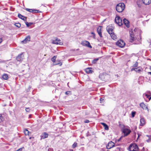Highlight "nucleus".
<instances>
[{
	"mask_svg": "<svg viewBox=\"0 0 151 151\" xmlns=\"http://www.w3.org/2000/svg\"><path fill=\"white\" fill-rule=\"evenodd\" d=\"M125 5L123 3H120L116 6V11L119 12H122L125 8Z\"/></svg>",
	"mask_w": 151,
	"mask_h": 151,
	"instance_id": "nucleus-1",
	"label": "nucleus"
},
{
	"mask_svg": "<svg viewBox=\"0 0 151 151\" xmlns=\"http://www.w3.org/2000/svg\"><path fill=\"white\" fill-rule=\"evenodd\" d=\"M129 150L130 151H139L138 147L135 144H131L129 146Z\"/></svg>",
	"mask_w": 151,
	"mask_h": 151,
	"instance_id": "nucleus-2",
	"label": "nucleus"
},
{
	"mask_svg": "<svg viewBox=\"0 0 151 151\" xmlns=\"http://www.w3.org/2000/svg\"><path fill=\"white\" fill-rule=\"evenodd\" d=\"M115 22L119 26H120L122 24V20L119 16H117L115 17Z\"/></svg>",
	"mask_w": 151,
	"mask_h": 151,
	"instance_id": "nucleus-3",
	"label": "nucleus"
},
{
	"mask_svg": "<svg viewBox=\"0 0 151 151\" xmlns=\"http://www.w3.org/2000/svg\"><path fill=\"white\" fill-rule=\"evenodd\" d=\"M116 45L119 47L122 48L125 46V43L123 40H120L117 42Z\"/></svg>",
	"mask_w": 151,
	"mask_h": 151,
	"instance_id": "nucleus-4",
	"label": "nucleus"
},
{
	"mask_svg": "<svg viewBox=\"0 0 151 151\" xmlns=\"http://www.w3.org/2000/svg\"><path fill=\"white\" fill-rule=\"evenodd\" d=\"M81 44L82 45L86 46L90 48H92V46L90 45V43L88 41H83L82 42Z\"/></svg>",
	"mask_w": 151,
	"mask_h": 151,
	"instance_id": "nucleus-5",
	"label": "nucleus"
},
{
	"mask_svg": "<svg viewBox=\"0 0 151 151\" xmlns=\"http://www.w3.org/2000/svg\"><path fill=\"white\" fill-rule=\"evenodd\" d=\"M106 30L109 34H112L113 33V27L112 25L108 26L106 27Z\"/></svg>",
	"mask_w": 151,
	"mask_h": 151,
	"instance_id": "nucleus-6",
	"label": "nucleus"
},
{
	"mask_svg": "<svg viewBox=\"0 0 151 151\" xmlns=\"http://www.w3.org/2000/svg\"><path fill=\"white\" fill-rule=\"evenodd\" d=\"M123 132L124 133V136H126L131 132V131L128 129L124 128L123 129Z\"/></svg>",
	"mask_w": 151,
	"mask_h": 151,
	"instance_id": "nucleus-7",
	"label": "nucleus"
},
{
	"mask_svg": "<svg viewBox=\"0 0 151 151\" xmlns=\"http://www.w3.org/2000/svg\"><path fill=\"white\" fill-rule=\"evenodd\" d=\"M24 55L23 53H21V54L19 55L17 57H16V60H17L19 61H20L22 60L23 59H24Z\"/></svg>",
	"mask_w": 151,
	"mask_h": 151,
	"instance_id": "nucleus-8",
	"label": "nucleus"
},
{
	"mask_svg": "<svg viewBox=\"0 0 151 151\" xmlns=\"http://www.w3.org/2000/svg\"><path fill=\"white\" fill-rule=\"evenodd\" d=\"M114 146V144L112 141L109 142L106 146V148L107 149H110Z\"/></svg>",
	"mask_w": 151,
	"mask_h": 151,
	"instance_id": "nucleus-9",
	"label": "nucleus"
},
{
	"mask_svg": "<svg viewBox=\"0 0 151 151\" xmlns=\"http://www.w3.org/2000/svg\"><path fill=\"white\" fill-rule=\"evenodd\" d=\"M52 43L54 44L60 45H61L62 44L61 42V40L60 39H58V38L53 40Z\"/></svg>",
	"mask_w": 151,
	"mask_h": 151,
	"instance_id": "nucleus-10",
	"label": "nucleus"
},
{
	"mask_svg": "<svg viewBox=\"0 0 151 151\" xmlns=\"http://www.w3.org/2000/svg\"><path fill=\"white\" fill-rule=\"evenodd\" d=\"M130 37L131 42H132L135 40V37H134L135 35L133 34V32H130Z\"/></svg>",
	"mask_w": 151,
	"mask_h": 151,
	"instance_id": "nucleus-11",
	"label": "nucleus"
},
{
	"mask_svg": "<svg viewBox=\"0 0 151 151\" xmlns=\"http://www.w3.org/2000/svg\"><path fill=\"white\" fill-rule=\"evenodd\" d=\"M140 124L141 126H143L146 123V120L144 117H142L140 119Z\"/></svg>",
	"mask_w": 151,
	"mask_h": 151,
	"instance_id": "nucleus-12",
	"label": "nucleus"
},
{
	"mask_svg": "<svg viewBox=\"0 0 151 151\" xmlns=\"http://www.w3.org/2000/svg\"><path fill=\"white\" fill-rule=\"evenodd\" d=\"M26 10L28 12L32 13H38L40 12V11L39 10L35 9L33 10L31 9H29L28 8H26Z\"/></svg>",
	"mask_w": 151,
	"mask_h": 151,
	"instance_id": "nucleus-13",
	"label": "nucleus"
},
{
	"mask_svg": "<svg viewBox=\"0 0 151 151\" xmlns=\"http://www.w3.org/2000/svg\"><path fill=\"white\" fill-rule=\"evenodd\" d=\"M48 136V134L46 132H44L40 136L41 139H44L45 138H47Z\"/></svg>",
	"mask_w": 151,
	"mask_h": 151,
	"instance_id": "nucleus-14",
	"label": "nucleus"
},
{
	"mask_svg": "<svg viewBox=\"0 0 151 151\" xmlns=\"http://www.w3.org/2000/svg\"><path fill=\"white\" fill-rule=\"evenodd\" d=\"M102 27V26H99L98 27L97 29V32L101 37H102L101 32Z\"/></svg>",
	"mask_w": 151,
	"mask_h": 151,
	"instance_id": "nucleus-15",
	"label": "nucleus"
},
{
	"mask_svg": "<svg viewBox=\"0 0 151 151\" xmlns=\"http://www.w3.org/2000/svg\"><path fill=\"white\" fill-rule=\"evenodd\" d=\"M123 23L127 28L129 27V22L125 18L124 19H123Z\"/></svg>",
	"mask_w": 151,
	"mask_h": 151,
	"instance_id": "nucleus-16",
	"label": "nucleus"
},
{
	"mask_svg": "<svg viewBox=\"0 0 151 151\" xmlns=\"http://www.w3.org/2000/svg\"><path fill=\"white\" fill-rule=\"evenodd\" d=\"M30 40V37L29 36H28L25 38L22 41V42L24 43H26L27 42L29 41Z\"/></svg>",
	"mask_w": 151,
	"mask_h": 151,
	"instance_id": "nucleus-17",
	"label": "nucleus"
},
{
	"mask_svg": "<svg viewBox=\"0 0 151 151\" xmlns=\"http://www.w3.org/2000/svg\"><path fill=\"white\" fill-rule=\"evenodd\" d=\"M140 106L144 109H147L148 108L147 106L145 105L143 103H141L140 104Z\"/></svg>",
	"mask_w": 151,
	"mask_h": 151,
	"instance_id": "nucleus-18",
	"label": "nucleus"
},
{
	"mask_svg": "<svg viewBox=\"0 0 151 151\" xmlns=\"http://www.w3.org/2000/svg\"><path fill=\"white\" fill-rule=\"evenodd\" d=\"M143 4L146 5H147L151 3V0H142Z\"/></svg>",
	"mask_w": 151,
	"mask_h": 151,
	"instance_id": "nucleus-19",
	"label": "nucleus"
},
{
	"mask_svg": "<svg viewBox=\"0 0 151 151\" xmlns=\"http://www.w3.org/2000/svg\"><path fill=\"white\" fill-rule=\"evenodd\" d=\"M92 69L91 68H88L85 69V71L88 73H92L93 72Z\"/></svg>",
	"mask_w": 151,
	"mask_h": 151,
	"instance_id": "nucleus-20",
	"label": "nucleus"
},
{
	"mask_svg": "<svg viewBox=\"0 0 151 151\" xmlns=\"http://www.w3.org/2000/svg\"><path fill=\"white\" fill-rule=\"evenodd\" d=\"M18 17L19 18L22 19L24 21H26V17H25L23 16L20 14H18Z\"/></svg>",
	"mask_w": 151,
	"mask_h": 151,
	"instance_id": "nucleus-21",
	"label": "nucleus"
},
{
	"mask_svg": "<svg viewBox=\"0 0 151 151\" xmlns=\"http://www.w3.org/2000/svg\"><path fill=\"white\" fill-rule=\"evenodd\" d=\"M146 137H147L148 139L146 140L147 142H149L151 141V135H147Z\"/></svg>",
	"mask_w": 151,
	"mask_h": 151,
	"instance_id": "nucleus-22",
	"label": "nucleus"
},
{
	"mask_svg": "<svg viewBox=\"0 0 151 151\" xmlns=\"http://www.w3.org/2000/svg\"><path fill=\"white\" fill-rule=\"evenodd\" d=\"M110 35L111 38L115 40L117 38V37L114 35V32H113V33H112V34H110Z\"/></svg>",
	"mask_w": 151,
	"mask_h": 151,
	"instance_id": "nucleus-23",
	"label": "nucleus"
},
{
	"mask_svg": "<svg viewBox=\"0 0 151 151\" xmlns=\"http://www.w3.org/2000/svg\"><path fill=\"white\" fill-rule=\"evenodd\" d=\"M2 78L4 80H7L8 79V75L6 74H4L2 76Z\"/></svg>",
	"mask_w": 151,
	"mask_h": 151,
	"instance_id": "nucleus-24",
	"label": "nucleus"
},
{
	"mask_svg": "<svg viewBox=\"0 0 151 151\" xmlns=\"http://www.w3.org/2000/svg\"><path fill=\"white\" fill-rule=\"evenodd\" d=\"M60 64V66H61L62 65V63H60V60H57L54 64V65H58Z\"/></svg>",
	"mask_w": 151,
	"mask_h": 151,
	"instance_id": "nucleus-25",
	"label": "nucleus"
},
{
	"mask_svg": "<svg viewBox=\"0 0 151 151\" xmlns=\"http://www.w3.org/2000/svg\"><path fill=\"white\" fill-rule=\"evenodd\" d=\"M56 58V56H54L51 59V61L54 63V64L56 61L55 60Z\"/></svg>",
	"mask_w": 151,
	"mask_h": 151,
	"instance_id": "nucleus-26",
	"label": "nucleus"
},
{
	"mask_svg": "<svg viewBox=\"0 0 151 151\" xmlns=\"http://www.w3.org/2000/svg\"><path fill=\"white\" fill-rule=\"evenodd\" d=\"M143 96H146L147 98H148L149 100H150L151 99V97L150 96V95L147 94H144Z\"/></svg>",
	"mask_w": 151,
	"mask_h": 151,
	"instance_id": "nucleus-27",
	"label": "nucleus"
},
{
	"mask_svg": "<svg viewBox=\"0 0 151 151\" xmlns=\"http://www.w3.org/2000/svg\"><path fill=\"white\" fill-rule=\"evenodd\" d=\"M25 24L28 27H29L33 23L31 22L28 23L27 22H25Z\"/></svg>",
	"mask_w": 151,
	"mask_h": 151,
	"instance_id": "nucleus-28",
	"label": "nucleus"
},
{
	"mask_svg": "<svg viewBox=\"0 0 151 151\" xmlns=\"http://www.w3.org/2000/svg\"><path fill=\"white\" fill-rule=\"evenodd\" d=\"M29 132L27 129H25L24 131V133L25 135H29Z\"/></svg>",
	"mask_w": 151,
	"mask_h": 151,
	"instance_id": "nucleus-29",
	"label": "nucleus"
},
{
	"mask_svg": "<svg viewBox=\"0 0 151 151\" xmlns=\"http://www.w3.org/2000/svg\"><path fill=\"white\" fill-rule=\"evenodd\" d=\"M14 24L16 27L18 28H19L21 26V24L19 23H15Z\"/></svg>",
	"mask_w": 151,
	"mask_h": 151,
	"instance_id": "nucleus-30",
	"label": "nucleus"
},
{
	"mask_svg": "<svg viewBox=\"0 0 151 151\" xmlns=\"http://www.w3.org/2000/svg\"><path fill=\"white\" fill-rule=\"evenodd\" d=\"M4 119L3 117L1 114H0V122H2Z\"/></svg>",
	"mask_w": 151,
	"mask_h": 151,
	"instance_id": "nucleus-31",
	"label": "nucleus"
},
{
	"mask_svg": "<svg viewBox=\"0 0 151 151\" xmlns=\"http://www.w3.org/2000/svg\"><path fill=\"white\" fill-rule=\"evenodd\" d=\"M136 114V112L135 111H132V117H134Z\"/></svg>",
	"mask_w": 151,
	"mask_h": 151,
	"instance_id": "nucleus-32",
	"label": "nucleus"
},
{
	"mask_svg": "<svg viewBox=\"0 0 151 151\" xmlns=\"http://www.w3.org/2000/svg\"><path fill=\"white\" fill-rule=\"evenodd\" d=\"M65 93L66 95H70L71 94V92L70 91H67L65 92Z\"/></svg>",
	"mask_w": 151,
	"mask_h": 151,
	"instance_id": "nucleus-33",
	"label": "nucleus"
},
{
	"mask_svg": "<svg viewBox=\"0 0 151 151\" xmlns=\"http://www.w3.org/2000/svg\"><path fill=\"white\" fill-rule=\"evenodd\" d=\"M99 58L95 59H94L92 63H95L98 60Z\"/></svg>",
	"mask_w": 151,
	"mask_h": 151,
	"instance_id": "nucleus-34",
	"label": "nucleus"
},
{
	"mask_svg": "<svg viewBox=\"0 0 151 151\" xmlns=\"http://www.w3.org/2000/svg\"><path fill=\"white\" fill-rule=\"evenodd\" d=\"M138 65V63L137 62H136L133 65V67L136 68L137 67Z\"/></svg>",
	"mask_w": 151,
	"mask_h": 151,
	"instance_id": "nucleus-35",
	"label": "nucleus"
},
{
	"mask_svg": "<svg viewBox=\"0 0 151 151\" xmlns=\"http://www.w3.org/2000/svg\"><path fill=\"white\" fill-rule=\"evenodd\" d=\"M77 143L75 142L72 145V147L73 148H75L76 146Z\"/></svg>",
	"mask_w": 151,
	"mask_h": 151,
	"instance_id": "nucleus-36",
	"label": "nucleus"
},
{
	"mask_svg": "<svg viewBox=\"0 0 151 151\" xmlns=\"http://www.w3.org/2000/svg\"><path fill=\"white\" fill-rule=\"evenodd\" d=\"M25 110L27 112H29L30 111V109L29 108H27L25 109Z\"/></svg>",
	"mask_w": 151,
	"mask_h": 151,
	"instance_id": "nucleus-37",
	"label": "nucleus"
},
{
	"mask_svg": "<svg viewBox=\"0 0 151 151\" xmlns=\"http://www.w3.org/2000/svg\"><path fill=\"white\" fill-rule=\"evenodd\" d=\"M91 34L93 35V38L94 39L95 38V34L94 33V32H91Z\"/></svg>",
	"mask_w": 151,
	"mask_h": 151,
	"instance_id": "nucleus-38",
	"label": "nucleus"
},
{
	"mask_svg": "<svg viewBox=\"0 0 151 151\" xmlns=\"http://www.w3.org/2000/svg\"><path fill=\"white\" fill-rule=\"evenodd\" d=\"M104 129L106 130H108L109 129V127L107 125L104 127Z\"/></svg>",
	"mask_w": 151,
	"mask_h": 151,
	"instance_id": "nucleus-39",
	"label": "nucleus"
},
{
	"mask_svg": "<svg viewBox=\"0 0 151 151\" xmlns=\"http://www.w3.org/2000/svg\"><path fill=\"white\" fill-rule=\"evenodd\" d=\"M135 71L136 72H140L141 71V70L140 69H137V70H135Z\"/></svg>",
	"mask_w": 151,
	"mask_h": 151,
	"instance_id": "nucleus-40",
	"label": "nucleus"
},
{
	"mask_svg": "<svg viewBox=\"0 0 151 151\" xmlns=\"http://www.w3.org/2000/svg\"><path fill=\"white\" fill-rule=\"evenodd\" d=\"M89 122V120H86L85 121H84V122L85 123H88Z\"/></svg>",
	"mask_w": 151,
	"mask_h": 151,
	"instance_id": "nucleus-41",
	"label": "nucleus"
},
{
	"mask_svg": "<svg viewBox=\"0 0 151 151\" xmlns=\"http://www.w3.org/2000/svg\"><path fill=\"white\" fill-rule=\"evenodd\" d=\"M101 124L103 125V126L104 127H105L107 125L106 124L104 123H101Z\"/></svg>",
	"mask_w": 151,
	"mask_h": 151,
	"instance_id": "nucleus-42",
	"label": "nucleus"
},
{
	"mask_svg": "<svg viewBox=\"0 0 151 151\" xmlns=\"http://www.w3.org/2000/svg\"><path fill=\"white\" fill-rule=\"evenodd\" d=\"M137 70V68H132L131 69V70L132 71H133V70L135 71V70Z\"/></svg>",
	"mask_w": 151,
	"mask_h": 151,
	"instance_id": "nucleus-43",
	"label": "nucleus"
},
{
	"mask_svg": "<svg viewBox=\"0 0 151 151\" xmlns=\"http://www.w3.org/2000/svg\"><path fill=\"white\" fill-rule=\"evenodd\" d=\"M104 100V99L102 98H100V102H101L103 101Z\"/></svg>",
	"mask_w": 151,
	"mask_h": 151,
	"instance_id": "nucleus-44",
	"label": "nucleus"
},
{
	"mask_svg": "<svg viewBox=\"0 0 151 151\" xmlns=\"http://www.w3.org/2000/svg\"><path fill=\"white\" fill-rule=\"evenodd\" d=\"M122 137H120L119 138V139H118V140H117L118 142H119V141L121 140V139H122Z\"/></svg>",
	"mask_w": 151,
	"mask_h": 151,
	"instance_id": "nucleus-45",
	"label": "nucleus"
},
{
	"mask_svg": "<svg viewBox=\"0 0 151 151\" xmlns=\"http://www.w3.org/2000/svg\"><path fill=\"white\" fill-rule=\"evenodd\" d=\"M22 148H21L18 149V150L19 151H22Z\"/></svg>",
	"mask_w": 151,
	"mask_h": 151,
	"instance_id": "nucleus-46",
	"label": "nucleus"
},
{
	"mask_svg": "<svg viewBox=\"0 0 151 151\" xmlns=\"http://www.w3.org/2000/svg\"><path fill=\"white\" fill-rule=\"evenodd\" d=\"M2 39L1 38H0V43H1L2 42Z\"/></svg>",
	"mask_w": 151,
	"mask_h": 151,
	"instance_id": "nucleus-47",
	"label": "nucleus"
},
{
	"mask_svg": "<svg viewBox=\"0 0 151 151\" xmlns=\"http://www.w3.org/2000/svg\"><path fill=\"white\" fill-rule=\"evenodd\" d=\"M148 74H150L151 75V72H148Z\"/></svg>",
	"mask_w": 151,
	"mask_h": 151,
	"instance_id": "nucleus-48",
	"label": "nucleus"
},
{
	"mask_svg": "<svg viewBox=\"0 0 151 151\" xmlns=\"http://www.w3.org/2000/svg\"><path fill=\"white\" fill-rule=\"evenodd\" d=\"M150 70H151V66H150Z\"/></svg>",
	"mask_w": 151,
	"mask_h": 151,
	"instance_id": "nucleus-49",
	"label": "nucleus"
},
{
	"mask_svg": "<svg viewBox=\"0 0 151 151\" xmlns=\"http://www.w3.org/2000/svg\"><path fill=\"white\" fill-rule=\"evenodd\" d=\"M137 5H138V6H139V4H137Z\"/></svg>",
	"mask_w": 151,
	"mask_h": 151,
	"instance_id": "nucleus-50",
	"label": "nucleus"
},
{
	"mask_svg": "<svg viewBox=\"0 0 151 151\" xmlns=\"http://www.w3.org/2000/svg\"><path fill=\"white\" fill-rule=\"evenodd\" d=\"M117 149H119V147H117Z\"/></svg>",
	"mask_w": 151,
	"mask_h": 151,
	"instance_id": "nucleus-51",
	"label": "nucleus"
},
{
	"mask_svg": "<svg viewBox=\"0 0 151 151\" xmlns=\"http://www.w3.org/2000/svg\"><path fill=\"white\" fill-rule=\"evenodd\" d=\"M31 139V137H29V139Z\"/></svg>",
	"mask_w": 151,
	"mask_h": 151,
	"instance_id": "nucleus-52",
	"label": "nucleus"
},
{
	"mask_svg": "<svg viewBox=\"0 0 151 151\" xmlns=\"http://www.w3.org/2000/svg\"><path fill=\"white\" fill-rule=\"evenodd\" d=\"M19 151L18 150H17V151Z\"/></svg>",
	"mask_w": 151,
	"mask_h": 151,
	"instance_id": "nucleus-53",
	"label": "nucleus"
},
{
	"mask_svg": "<svg viewBox=\"0 0 151 151\" xmlns=\"http://www.w3.org/2000/svg\"><path fill=\"white\" fill-rule=\"evenodd\" d=\"M107 151H109V150H107Z\"/></svg>",
	"mask_w": 151,
	"mask_h": 151,
	"instance_id": "nucleus-54",
	"label": "nucleus"
}]
</instances>
